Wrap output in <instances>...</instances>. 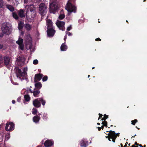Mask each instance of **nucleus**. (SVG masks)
<instances>
[{"label":"nucleus","instance_id":"27","mask_svg":"<svg viewBox=\"0 0 147 147\" xmlns=\"http://www.w3.org/2000/svg\"><path fill=\"white\" fill-rule=\"evenodd\" d=\"M6 7L8 9L11 11H13L14 10V7L11 5H6Z\"/></svg>","mask_w":147,"mask_h":147},{"label":"nucleus","instance_id":"43","mask_svg":"<svg viewBox=\"0 0 147 147\" xmlns=\"http://www.w3.org/2000/svg\"><path fill=\"white\" fill-rule=\"evenodd\" d=\"M71 26H70L67 28V30L68 31H69L71 29Z\"/></svg>","mask_w":147,"mask_h":147},{"label":"nucleus","instance_id":"17","mask_svg":"<svg viewBox=\"0 0 147 147\" xmlns=\"http://www.w3.org/2000/svg\"><path fill=\"white\" fill-rule=\"evenodd\" d=\"M4 59L5 64L6 65H8L10 61V58L7 56H5L4 57Z\"/></svg>","mask_w":147,"mask_h":147},{"label":"nucleus","instance_id":"47","mask_svg":"<svg viewBox=\"0 0 147 147\" xmlns=\"http://www.w3.org/2000/svg\"><path fill=\"white\" fill-rule=\"evenodd\" d=\"M95 40H96V41H98V40H99L101 41V39H100L99 38H96V39H95Z\"/></svg>","mask_w":147,"mask_h":147},{"label":"nucleus","instance_id":"29","mask_svg":"<svg viewBox=\"0 0 147 147\" xmlns=\"http://www.w3.org/2000/svg\"><path fill=\"white\" fill-rule=\"evenodd\" d=\"M26 72L25 71L22 72L21 74L20 75V78L21 77H22V78L24 79L26 77Z\"/></svg>","mask_w":147,"mask_h":147},{"label":"nucleus","instance_id":"61","mask_svg":"<svg viewBox=\"0 0 147 147\" xmlns=\"http://www.w3.org/2000/svg\"><path fill=\"white\" fill-rule=\"evenodd\" d=\"M90 76V75H88V78H89V77Z\"/></svg>","mask_w":147,"mask_h":147},{"label":"nucleus","instance_id":"63","mask_svg":"<svg viewBox=\"0 0 147 147\" xmlns=\"http://www.w3.org/2000/svg\"><path fill=\"white\" fill-rule=\"evenodd\" d=\"M94 67H92V69H94Z\"/></svg>","mask_w":147,"mask_h":147},{"label":"nucleus","instance_id":"30","mask_svg":"<svg viewBox=\"0 0 147 147\" xmlns=\"http://www.w3.org/2000/svg\"><path fill=\"white\" fill-rule=\"evenodd\" d=\"M37 112L38 111L36 108H33L32 109V113L34 115H36Z\"/></svg>","mask_w":147,"mask_h":147},{"label":"nucleus","instance_id":"8","mask_svg":"<svg viewBox=\"0 0 147 147\" xmlns=\"http://www.w3.org/2000/svg\"><path fill=\"white\" fill-rule=\"evenodd\" d=\"M14 125L12 122L7 123L5 127V129L7 131H11L13 130Z\"/></svg>","mask_w":147,"mask_h":147},{"label":"nucleus","instance_id":"26","mask_svg":"<svg viewBox=\"0 0 147 147\" xmlns=\"http://www.w3.org/2000/svg\"><path fill=\"white\" fill-rule=\"evenodd\" d=\"M80 145L82 147H86L87 146L86 141L83 140L80 141Z\"/></svg>","mask_w":147,"mask_h":147},{"label":"nucleus","instance_id":"18","mask_svg":"<svg viewBox=\"0 0 147 147\" xmlns=\"http://www.w3.org/2000/svg\"><path fill=\"white\" fill-rule=\"evenodd\" d=\"M40 118V116L36 115L33 117V120L34 122L35 123H37L39 122Z\"/></svg>","mask_w":147,"mask_h":147},{"label":"nucleus","instance_id":"34","mask_svg":"<svg viewBox=\"0 0 147 147\" xmlns=\"http://www.w3.org/2000/svg\"><path fill=\"white\" fill-rule=\"evenodd\" d=\"M104 117L103 118H102L101 119V120H102L105 121L106 119L108 118V116L106 114L104 115Z\"/></svg>","mask_w":147,"mask_h":147},{"label":"nucleus","instance_id":"39","mask_svg":"<svg viewBox=\"0 0 147 147\" xmlns=\"http://www.w3.org/2000/svg\"><path fill=\"white\" fill-rule=\"evenodd\" d=\"M38 61L37 59L34 60L33 61V64L34 65H36L38 63Z\"/></svg>","mask_w":147,"mask_h":147},{"label":"nucleus","instance_id":"38","mask_svg":"<svg viewBox=\"0 0 147 147\" xmlns=\"http://www.w3.org/2000/svg\"><path fill=\"white\" fill-rule=\"evenodd\" d=\"M48 77L47 76H45L44 77L42 78V81L43 82L47 81V80Z\"/></svg>","mask_w":147,"mask_h":147},{"label":"nucleus","instance_id":"41","mask_svg":"<svg viewBox=\"0 0 147 147\" xmlns=\"http://www.w3.org/2000/svg\"><path fill=\"white\" fill-rule=\"evenodd\" d=\"M66 34H67L68 35V36H71L72 35V34L69 32H66Z\"/></svg>","mask_w":147,"mask_h":147},{"label":"nucleus","instance_id":"40","mask_svg":"<svg viewBox=\"0 0 147 147\" xmlns=\"http://www.w3.org/2000/svg\"><path fill=\"white\" fill-rule=\"evenodd\" d=\"M47 114H44L43 115L42 117V118L43 119H47Z\"/></svg>","mask_w":147,"mask_h":147},{"label":"nucleus","instance_id":"48","mask_svg":"<svg viewBox=\"0 0 147 147\" xmlns=\"http://www.w3.org/2000/svg\"><path fill=\"white\" fill-rule=\"evenodd\" d=\"M12 103L13 104H15V100H12Z\"/></svg>","mask_w":147,"mask_h":147},{"label":"nucleus","instance_id":"55","mask_svg":"<svg viewBox=\"0 0 147 147\" xmlns=\"http://www.w3.org/2000/svg\"><path fill=\"white\" fill-rule=\"evenodd\" d=\"M120 145L121 146V147H120V146H119V147H123V145L122 144H121Z\"/></svg>","mask_w":147,"mask_h":147},{"label":"nucleus","instance_id":"42","mask_svg":"<svg viewBox=\"0 0 147 147\" xmlns=\"http://www.w3.org/2000/svg\"><path fill=\"white\" fill-rule=\"evenodd\" d=\"M108 135L109 136V137H108V139L110 141H111V139H112V138H111V136H110V135H109V133L108 134Z\"/></svg>","mask_w":147,"mask_h":147},{"label":"nucleus","instance_id":"7","mask_svg":"<svg viewBox=\"0 0 147 147\" xmlns=\"http://www.w3.org/2000/svg\"><path fill=\"white\" fill-rule=\"evenodd\" d=\"M25 59L23 56L19 57L17 59V61L18 65L20 66H22L24 64Z\"/></svg>","mask_w":147,"mask_h":147},{"label":"nucleus","instance_id":"62","mask_svg":"<svg viewBox=\"0 0 147 147\" xmlns=\"http://www.w3.org/2000/svg\"><path fill=\"white\" fill-rule=\"evenodd\" d=\"M136 136V135H135L134 136V137L135 136Z\"/></svg>","mask_w":147,"mask_h":147},{"label":"nucleus","instance_id":"16","mask_svg":"<svg viewBox=\"0 0 147 147\" xmlns=\"http://www.w3.org/2000/svg\"><path fill=\"white\" fill-rule=\"evenodd\" d=\"M53 144V142L50 140H47L45 142L44 145L45 146L48 147L51 146Z\"/></svg>","mask_w":147,"mask_h":147},{"label":"nucleus","instance_id":"24","mask_svg":"<svg viewBox=\"0 0 147 147\" xmlns=\"http://www.w3.org/2000/svg\"><path fill=\"white\" fill-rule=\"evenodd\" d=\"M61 51H66L67 49V47L64 43H63L61 46Z\"/></svg>","mask_w":147,"mask_h":147},{"label":"nucleus","instance_id":"11","mask_svg":"<svg viewBox=\"0 0 147 147\" xmlns=\"http://www.w3.org/2000/svg\"><path fill=\"white\" fill-rule=\"evenodd\" d=\"M109 134L111 136V138H112V141L113 142H115V140L117 138V135L114 131H109Z\"/></svg>","mask_w":147,"mask_h":147},{"label":"nucleus","instance_id":"22","mask_svg":"<svg viewBox=\"0 0 147 147\" xmlns=\"http://www.w3.org/2000/svg\"><path fill=\"white\" fill-rule=\"evenodd\" d=\"M24 27L25 28L27 31H30L32 28V26L29 24H26L24 25Z\"/></svg>","mask_w":147,"mask_h":147},{"label":"nucleus","instance_id":"21","mask_svg":"<svg viewBox=\"0 0 147 147\" xmlns=\"http://www.w3.org/2000/svg\"><path fill=\"white\" fill-rule=\"evenodd\" d=\"M40 92V91L38 90L34 89L33 92L34 96L35 97H38Z\"/></svg>","mask_w":147,"mask_h":147},{"label":"nucleus","instance_id":"14","mask_svg":"<svg viewBox=\"0 0 147 147\" xmlns=\"http://www.w3.org/2000/svg\"><path fill=\"white\" fill-rule=\"evenodd\" d=\"M42 76V74H35L34 78V82H36L40 80Z\"/></svg>","mask_w":147,"mask_h":147},{"label":"nucleus","instance_id":"12","mask_svg":"<svg viewBox=\"0 0 147 147\" xmlns=\"http://www.w3.org/2000/svg\"><path fill=\"white\" fill-rule=\"evenodd\" d=\"M23 41L22 39L20 38L16 42V43L19 45L20 49L22 50H23L24 48V46L23 44Z\"/></svg>","mask_w":147,"mask_h":147},{"label":"nucleus","instance_id":"51","mask_svg":"<svg viewBox=\"0 0 147 147\" xmlns=\"http://www.w3.org/2000/svg\"><path fill=\"white\" fill-rule=\"evenodd\" d=\"M98 129L99 131H100L101 129V127H98Z\"/></svg>","mask_w":147,"mask_h":147},{"label":"nucleus","instance_id":"64","mask_svg":"<svg viewBox=\"0 0 147 147\" xmlns=\"http://www.w3.org/2000/svg\"><path fill=\"white\" fill-rule=\"evenodd\" d=\"M146 1V0H144V2Z\"/></svg>","mask_w":147,"mask_h":147},{"label":"nucleus","instance_id":"36","mask_svg":"<svg viewBox=\"0 0 147 147\" xmlns=\"http://www.w3.org/2000/svg\"><path fill=\"white\" fill-rule=\"evenodd\" d=\"M3 6V2L2 0H0V8H2Z\"/></svg>","mask_w":147,"mask_h":147},{"label":"nucleus","instance_id":"25","mask_svg":"<svg viewBox=\"0 0 147 147\" xmlns=\"http://www.w3.org/2000/svg\"><path fill=\"white\" fill-rule=\"evenodd\" d=\"M35 87L38 89H40L42 86L41 83L40 82H37L35 84Z\"/></svg>","mask_w":147,"mask_h":147},{"label":"nucleus","instance_id":"5","mask_svg":"<svg viewBox=\"0 0 147 147\" xmlns=\"http://www.w3.org/2000/svg\"><path fill=\"white\" fill-rule=\"evenodd\" d=\"M25 42L27 50L31 49L32 47V38L30 34L25 36Z\"/></svg>","mask_w":147,"mask_h":147},{"label":"nucleus","instance_id":"23","mask_svg":"<svg viewBox=\"0 0 147 147\" xmlns=\"http://www.w3.org/2000/svg\"><path fill=\"white\" fill-rule=\"evenodd\" d=\"M24 24L23 22H20L18 24V28L20 30H22L23 26H24Z\"/></svg>","mask_w":147,"mask_h":147},{"label":"nucleus","instance_id":"28","mask_svg":"<svg viewBox=\"0 0 147 147\" xmlns=\"http://www.w3.org/2000/svg\"><path fill=\"white\" fill-rule=\"evenodd\" d=\"M24 100L27 102L29 101L30 99V96L28 94H26L24 96Z\"/></svg>","mask_w":147,"mask_h":147},{"label":"nucleus","instance_id":"32","mask_svg":"<svg viewBox=\"0 0 147 147\" xmlns=\"http://www.w3.org/2000/svg\"><path fill=\"white\" fill-rule=\"evenodd\" d=\"M65 17V15L64 14H61L59 15V18L60 20H62Z\"/></svg>","mask_w":147,"mask_h":147},{"label":"nucleus","instance_id":"60","mask_svg":"<svg viewBox=\"0 0 147 147\" xmlns=\"http://www.w3.org/2000/svg\"><path fill=\"white\" fill-rule=\"evenodd\" d=\"M146 147V145H144L143 147Z\"/></svg>","mask_w":147,"mask_h":147},{"label":"nucleus","instance_id":"45","mask_svg":"<svg viewBox=\"0 0 147 147\" xmlns=\"http://www.w3.org/2000/svg\"><path fill=\"white\" fill-rule=\"evenodd\" d=\"M24 33V31H21V34L22 36H23Z\"/></svg>","mask_w":147,"mask_h":147},{"label":"nucleus","instance_id":"13","mask_svg":"<svg viewBox=\"0 0 147 147\" xmlns=\"http://www.w3.org/2000/svg\"><path fill=\"white\" fill-rule=\"evenodd\" d=\"M27 8L28 10L29 11L30 10L31 12H35L36 7L33 5H27L26 7Z\"/></svg>","mask_w":147,"mask_h":147},{"label":"nucleus","instance_id":"53","mask_svg":"<svg viewBox=\"0 0 147 147\" xmlns=\"http://www.w3.org/2000/svg\"><path fill=\"white\" fill-rule=\"evenodd\" d=\"M130 147H138L137 146H135V145H132Z\"/></svg>","mask_w":147,"mask_h":147},{"label":"nucleus","instance_id":"44","mask_svg":"<svg viewBox=\"0 0 147 147\" xmlns=\"http://www.w3.org/2000/svg\"><path fill=\"white\" fill-rule=\"evenodd\" d=\"M102 114H100L99 113V117L98 118V120H99V119L100 118H101L102 117Z\"/></svg>","mask_w":147,"mask_h":147},{"label":"nucleus","instance_id":"46","mask_svg":"<svg viewBox=\"0 0 147 147\" xmlns=\"http://www.w3.org/2000/svg\"><path fill=\"white\" fill-rule=\"evenodd\" d=\"M3 47V45L0 44V49H2Z\"/></svg>","mask_w":147,"mask_h":147},{"label":"nucleus","instance_id":"57","mask_svg":"<svg viewBox=\"0 0 147 147\" xmlns=\"http://www.w3.org/2000/svg\"><path fill=\"white\" fill-rule=\"evenodd\" d=\"M135 145H139V144H137V142H135Z\"/></svg>","mask_w":147,"mask_h":147},{"label":"nucleus","instance_id":"56","mask_svg":"<svg viewBox=\"0 0 147 147\" xmlns=\"http://www.w3.org/2000/svg\"><path fill=\"white\" fill-rule=\"evenodd\" d=\"M104 126L103 125L101 127V128L103 129L104 128Z\"/></svg>","mask_w":147,"mask_h":147},{"label":"nucleus","instance_id":"50","mask_svg":"<svg viewBox=\"0 0 147 147\" xmlns=\"http://www.w3.org/2000/svg\"><path fill=\"white\" fill-rule=\"evenodd\" d=\"M3 36V33H1L0 34V37H2Z\"/></svg>","mask_w":147,"mask_h":147},{"label":"nucleus","instance_id":"10","mask_svg":"<svg viewBox=\"0 0 147 147\" xmlns=\"http://www.w3.org/2000/svg\"><path fill=\"white\" fill-rule=\"evenodd\" d=\"M55 30L53 28H47V34L49 37L53 36L55 34Z\"/></svg>","mask_w":147,"mask_h":147},{"label":"nucleus","instance_id":"52","mask_svg":"<svg viewBox=\"0 0 147 147\" xmlns=\"http://www.w3.org/2000/svg\"><path fill=\"white\" fill-rule=\"evenodd\" d=\"M29 90L30 91V92L31 93H33V91L32 90H31L30 89Z\"/></svg>","mask_w":147,"mask_h":147},{"label":"nucleus","instance_id":"20","mask_svg":"<svg viewBox=\"0 0 147 147\" xmlns=\"http://www.w3.org/2000/svg\"><path fill=\"white\" fill-rule=\"evenodd\" d=\"M18 14L21 18L25 17V15L24 13V11L23 9H21L18 11Z\"/></svg>","mask_w":147,"mask_h":147},{"label":"nucleus","instance_id":"54","mask_svg":"<svg viewBox=\"0 0 147 147\" xmlns=\"http://www.w3.org/2000/svg\"><path fill=\"white\" fill-rule=\"evenodd\" d=\"M28 12V11H27L26 12V16L27 17V13Z\"/></svg>","mask_w":147,"mask_h":147},{"label":"nucleus","instance_id":"31","mask_svg":"<svg viewBox=\"0 0 147 147\" xmlns=\"http://www.w3.org/2000/svg\"><path fill=\"white\" fill-rule=\"evenodd\" d=\"M13 17L16 20L18 19L19 17L18 15L15 12H13L12 14Z\"/></svg>","mask_w":147,"mask_h":147},{"label":"nucleus","instance_id":"15","mask_svg":"<svg viewBox=\"0 0 147 147\" xmlns=\"http://www.w3.org/2000/svg\"><path fill=\"white\" fill-rule=\"evenodd\" d=\"M46 21V24L47 26V29L53 28V22L51 20L47 19Z\"/></svg>","mask_w":147,"mask_h":147},{"label":"nucleus","instance_id":"37","mask_svg":"<svg viewBox=\"0 0 147 147\" xmlns=\"http://www.w3.org/2000/svg\"><path fill=\"white\" fill-rule=\"evenodd\" d=\"M3 58L2 55L0 54V62L1 64L3 63Z\"/></svg>","mask_w":147,"mask_h":147},{"label":"nucleus","instance_id":"2","mask_svg":"<svg viewBox=\"0 0 147 147\" xmlns=\"http://www.w3.org/2000/svg\"><path fill=\"white\" fill-rule=\"evenodd\" d=\"M1 28L3 33L7 35L10 34L11 30L10 24L6 22L3 23Z\"/></svg>","mask_w":147,"mask_h":147},{"label":"nucleus","instance_id":"49","mask_svg":"<svg viewBox=\"0 0 147 147\" xmlns=\"http://www.w3.org/2000/svg\"><path fill=\"white\" fill-rule=\"evenodd\" d=\"M66 38H67V36H66L65 35V36L64 37V39L65 40L66 39Z\"/></svg>","mask_w":147,"mask_h":147},{"label":"nucleus","instance_id":"9","mask_svg":"<svg viewBox=\"0 0 147 147\" xmlns=\"http://www.w3.org/2000/svg\"><path fill=\"white\" fill-rule=\"evenodd\" d=\"M65 23L63 21H57L56 23V24L59 28L63 31L65 29L64 27V25Z\"/></svg>","mask_w":147,"mask_h":147},{"label":"nucleus","instance_id":"1","mask_svg":"<svg viewBox=\"0 0 147 147\" xmlns=\"http://www.w3.org/2000/svg\"><path fill=\"white\" fill-rule=\"evenodd\" d=\"M75 1V0H69L65 6V9L68 11V14H70L72 12H76V7L71 3V2L74 3Z\"/></svg>","mask_w":147,"mask_h":147},{"label":"nucleus","instance_id":"3","mask_svg":"<svg viewBox=\"0 0 147 147\" xmlns=\"http://www.w3.org/2000/svg\"><path fill=\"white\" fill-rule=\"evenodd\" d=\"M39 13L42 16H44L47 11V8L46 5L42 3L40 4L38 7Z\"/></svg>","mask_w":147,"mask_h":147},{"label":"nucleus","instance_id":"6","mask_svg":"<svg viewBox=\"0 0 147 147\" xmlns=\"http://www.w3.org/2000/svg\"><path fill=\"white\" fill-rule=\"evenodd\" d=\"M57 0H50V9L54 11L57 10L59 8L58 4L56 3Z\"/></svg>","mask_w":147,"mask_h":147},{"label":"nucleus","instance_id":"4","mask_svg":"<svg viewBox=\"0 0 147 147\" xmlns=\"http://www.w3.org/2000/svg\"><path fill=\"white\" fill-rule=\"evenodd\" d=\"M40 102L43 106L45 105L46 102L42 98L35 99L33 101V104L35 107L39 108L41 106Z\"/></svg>","mask_w":147,"mask_h":147},{"label":"nucleus","instance_id":"33","mask_svg":"<svg viewBox=\"0 0 147 147\" xmlns=\"http://www.w3.org/2000/svg\"><path fill=\"white\" fill-rule=\"evenodd\" d=\"M138 121L137 119H134V120H132L131 121V124L133 125H135L136 123Z\"/></svg>","mask_w":147,"mask_h":147},{"label":"nucleus","instance_id":"59","mask_svg":"<svg viewBox=\"0 0 147 147\" xmlns=\"http://www.w3.org/2000/svg\"><path fill=\"white\" fill-rule=\"evenodd\" d=\"M97 124L98 125H100V123H97Z\"/></svg>","mask_w":147,"mask_h":147},{"label":"nucleus","instance_id":"19","mask_svg":"<svg viewBox=\"0 0 147 147\" xmlns=\"http://www.w3.org/2000/svg\"><path fill=\"white\" fill-rule=\"evenodd\" d=\"M16 69L17 77L20 78V75L22 73L21 70L18 68H16Z\"/></svg>","mask_w":147,"mask_h":147},{"label":"nucleus","instance_id":"58","mask_svg":"<svg viewBox=\"0 0 147 147\" xmlns=\"http://www.w3.org/2000/svg\"><path fill=\"white\" fill-rule=\"evenodd\" d=\"M140 146H142V147H143L142 146V145H141V144H139L138 145Z\"/></svg>","mask_w":147,"mask_h":147},{"label":"nucleus","instance_id":"35","mask_svg":"<svg viewBox=\"0 0 147 147\" xmlns=\"http://www.w3.org/2000/svg\"><path fill=\"white\" fill-rule=\"evenodd\" d=\"M102 124L103 125L107 127V121H104L102 122Z\"/></svg>","mask_w":147,"mask_h":147}]
</instances>
